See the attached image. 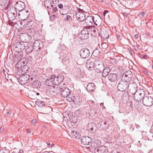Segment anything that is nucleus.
<instances>
[{
  "label": "nucleus",
  "mask_w": 153,
  "mask_h": 153,
  "mask_svg": "<svg viewBox=\"0 0 153 153\" xmlns=\"http://www.w3.org/2000/svg\"><path fill=\"white\" fill-rule=\"evenodd\" d=\"M76 17L79 21H84L85 17V15L84 13V11L80 9H79L78 11L76 13Z\"/></svg>",
  "instance_id": "nucleus-9"
},
{
  "label": "nucleus",
  "mask_w": 153,
  "mask_h": 153,
  "mask_svg": "<svg viewBox=\"0 0 153 153\" xmlns=\"http://www.w3.org/2000/svg\"><path fill=\"white\" fill-rule=\"evenodd\" d=\"M102 124H104L105 126L106 125V124H107V123L106 122H105V121H102Z\"/></svg>",
  "instance_id": "nucleus-48"
},
{
  "label": "nucleus",
  "mask_w": 153,
  "mask_h": 153,
  "mask_svg": "<svg viewBox=\"0 0 153 153\" xmlns=\"http://www.w3.org/2000/svg\"><path fill=\"white\" fill-rule=\"evenodd\" d=\"M143 105L146 106H150L153 104V99L150 96H145L142 101Z\"/></svg>",
  "instance_id": "nucleus-10"
},
{
  "label": "nucleus",
  "mask_w": 153,
  "mask_h": 153,
  "mask_svg": "<svg viewBox=\"0 0 153 153\" xmlns=\"http://www.w3.org/2000/svg\"><path fill=\"white\" fill-rule=\"evenodd\" d=\"M129 84V83H128L121 79L118 84L117 89L120 91H124L128 87Z\"/></svg>",
  "instance_id": "nucleus-5"
},
{
  "label": "nucleus",
  "mask_w": 153,
  "mask_h": 153,
  "mask_svg": "<svg viewBox=\"0 0 153 153\" xmlns=\"http://www.w3.org/2000/svg\"><path fill=\"white\" fill-rule=\"evenodd\" d=\"M133 76V74L130 71H127L123 74L121 79L125 82L129 83Z\"/></svg>",
  "instance_id": "nucleus-8"
},
{
  "label": "nucleus",
  "mask_w": 153,
  "mask_h": 153,
  "mask_svg": "<svg viewBox=\"0 0 153 153\" xmlns=\"http://www.w3.org/2000/svg\"><path fill=\"white\" fill-rule=\"evenodd\" d=\"M32 85L35 88H39L41 86V83L40 81L36 80L33 82Z\"/></svg>",
  "instance_id": "nucleus-31"
},
{
  "label": "nucleus",
  "mask_w": 153,
  "mask_h": 153,
  "mask_svg": "<svg viewBox=\"0 0 153 153\" xmlns=\"http://www.w3.org/2000/svg\"><path fill=\"white\" fill-rule=\"evenodd\" d=\"M130 52L131 53V55L132 56V55L134 54V52L133 51H130Z\"/></svg>",
  "instance_id": "nucleus-51"
},
{
  "label": "nucleus",
  "mask_w": 153,
  "mask_h": 153,
  "mask_svg": "<svg viewBox=\"0 0 153 153\" xmlns=\"http://www.w3.org/2000/svg\"><path fill=\"white\" fill-rule=\"evenodd\" d=\"M25 48L26 52L28 54L31 53L34 49L32 46L27 43V45L25 46Z\"/></svg>",
  "instance_id": "nucleus-29"
},
{
  "label": "nucleus",
  "mask_w": 153,
  "mask_h": 153,
  "mask_svg": "<svg viewBox=\"0 0 153 153\" xmlns=\"http://www.w3.org/2000/svg\"><path fill=\"white\" fill-rule=\"evenodd\" d=\"M110 69L109 67H106L105 68H104L102 71V76L104 77H105L107 76H108V73L110 72Z\"/></svg>",
  "instance_id": "nucleus-28"
},
{
  "label": "nucleus",
  "mask_w": 153,
  "mask_h": 153,
  "mask_svg": "<svg viewBox=\"0 0 153 153\" xmlns=\"http://www.w3.org/2000/svg\"><path fill=\"white\" fill-rule=\"evenodd\" d=\"M101 38L103 39H107L109 37V33L105 30L103 29L101 31Z\"/></svg>",
  "instance_id": "nucleus-26"
},
{
  "label": "nucleus",
  "mask_w": 153,
  "mask_h": 153,
  "mask_svg": "<svg viewBox=\"0 0 153 153\" xmlns=\"http://www.w3.org/2000/svg\"><path fill=\"white\" fill-rule=\"evenodd\" d=\"M33 29H30L28 31V33H33Z\"/></svg>",
  "instance_id": "nucleus-45"
},
{
  "label": "nucleus",
  "mask_w": 153,
  "mask_h": 153,
  "mask_svg": "<svg viewBox=\"0 0 153 153\" xmlns=\"http://www.w3.org/2000/svg\"><path fill=\"white\" fill-rule=\"evenodd\" d=\"M22 55H23V53L21 52L20 54L19 53L18 54V57H17V56H16V58H17V59L18 60H19L16 64V68H17V66H19L21 67L26 65L27 62L26 59H21L22 58Z\"/></svg>",
  "instance_id": "nucleus-7"
},
{
  "label": "nucleus",
  "mask_w": 153,
  "mask_h": 153,
  "mask_svg": "<svg viewBox=\"0 0 153 153\" xmlns=\"http://www.w3.org/2000/svg\"><path fill=\"white\" fill-rule=\"evenodd\" d=\"M134 37L136 38H138V35L137 34L135 35Z\"/></svg>",
  "instance_id": "nucleus-53"
},
{
  "label": "nucleus",
  "mask_w": 153,
  "mask_h": 153,
  "mask_svg": "<svg viewBox=\"0 0 153 153\" xmlns=\"http://www.w3.org/2000/svg\"><path fill=\"white\" fill-rule=\"evenodd\" d=\"M147 56L146 55H143L142 56V58H143L145 59L146 57Z\"/></svg>",
  "instance_id": "nucleus-50"
},
{
  "label": "nucleus",
  "mask_w": 153,
  "mask_h": 153,
  "mask_svg": "<svg viewBox=\"0 0 153 153\" xmlns=\"http://www.w3.org/2000/svg\"><path fill=\"white\" fill-rule=\"evenodd\" d=\"M54 76H55L54 75H52L46 80L45 82L46 85L48 86L55 85V82H54Z\"/></svg>",
  "instance_id": "nucleus-20"
},
{
  "label": "nucleus",
  "mask_w": 153,
  "mask_h": 153,
  "mask_svg": "<svg viewBox=\"0 0 153 153\" xmlns=\"http://www.w3.org/2000/svg\"><path fill=\"white\" fill-rule=\"evenodd\" d=\"M47 144L48 147L49 148H52L54 145V144L53 143H52L51 144L50 142H47Z\"/></svg>",
  "instance_id": "nucleus-40"
},
{
  "label": "nucleus",
  "mask_w": 153,
  "mask_h": 153,
  "mask_svg": "<svg viewBox=\"0 0 153 153\" xmlns=\"http://www.w3.org/2000/svg\"><path fill=\"white\" fill-rule=\"evenodd\" d=\"M17 70L16 71V73L17 75L19 76H21V75L24 74L25 73L23 72L21 68H19V66H17Z\"/></svg>",
  "instance_id": "nucleus-33"
},
{
  "label": "nucleus",
  "mask_w": 153,
  "mask_h": 153,
  "mask_svg": "<svg viewBox=\"0 0 153 153\" xmlns=\"http://www.w3.org/2000/svg\"><path fill=\"white\" fill-rule=\"evenodd\" d=\"M16 77L17 79H19V82L22 85L25 84L29 81H30V76L27 73L21 75V76L19 77L17 76Z\"/></svg>",
  "instance_id": "nucleus-4"
},
{
  "label": "nucleus",
  "mask_w": 153,
  "mask_h": 153,
  "mask_svg": "<svg viewBox=\"0 0 153 153\" xmlns=\"http://www.w3.org/2000/svg\"><path fill=\"white\" fill-rule=\"evenodd\" d=\"M20 68L23 71V72L24 73H26L25 72L28 71V69L29 68L28 66L27 65L24 66H22V67H21Z\"/></svg>",
  "instance_id": "nucleus-36"
},
{
  "label": "nucleus",
  "mask_w": 153,
  "mask_h": 153,
  "mask_svg": "<svg viewBox=\"0 0 153 153\" xmlns=\"http://www.w3.org/2000/svg\"><path fill=\"white\" fill-rule=\"evenodd\" d=\"M30 15L28 10H26V9H24L20 11H19V16L21 18V19L23 20H25L27 19L28 17Z\"/></svg>",
  "instance_id": "nucleus-13"
},
{
  "label": "nucleus",
  "mask_w": 153,
  "mask_h": 153,
  "mask_svg": "<svg viewBox=\"0 0 153 153\" xmlns=\"http://www.w3.org/2000/svg\"><path fill=\"white\" fill-rule=\"evenodd\" d=\"M9 24L10 25H11V24H10V23H9Z\"/></svg>",
  "instance_id": "nucleus-64"
},
{
  "label": "nucleus",
  "mask_w": 153,
  "mask_h": 153,
  "mask_svg": "<svg viewBox=\"0 0 153 153\" xmlns=\"http://www.w3.org/2000/svg\"><path fill=\"white\" fill-rule=\"evenodd\" d=\"M36 94L37 95H39V93L37 92L36 93Z\"/></svg>",
  "instance_id": "nucleus-60"
},
{
  "label": "nucleus",
  "mask_w": 153,
  "mask_h": 153,
  "mask_svg": "<svg viewBox=\"0 0 153 153\" xmlns=\"http://www.w3.org/2000/svg\"><path fill=\"white\" fill-rule=\"evenodd\" d=\"M15 6L16 9L19 11L24 10L25 7V3L21 1L16 2Z\"/></svg>",
  "instance_id": "nucleus-14"
},
{
  "label": "nucleus",
  "mask_w": 153,
  "mask_h": 153,
  "mask_svg": "<svg viewBox=\"0 0 153 153\" xmlns=\"http://www.w3.org/2000/svg\"><path fill=\"white\" fill-rule=\"evenodd\" d=\"M108 78L110 82H114L117 80L118 76L115 74L111 73L108 75Z\"/></svg>",
  "instance_id": "nucleus-23"
},
{
  "label": "nucleus",
  "mask_w": 153,
  "mask_h": 153,
  "mask_svg": "<svg viewBox=\"0 0 153 153\" xmlns=\"http://www.w3.org/2000/svg\"><path fill=\"white\" fill-rule=\"evenodd\" d=\"M65 19L67 21H69L71 19V18L70 16L68 15L66 16Z\"/></svg>",
  "instance_id": "nucleus-43"
},
{
  "label": "nucleus",
  "mask_w": 153,
  "mask_h": 153,
  "mask_svg": "<svg viewBox=\"0 0 153 153\" xmlns=\"http://www.w3.org/2000/svg\"><path fill=\"white\" fill-rule=\"evenodd\" d=\"M36 105H38L39 107H42L44 106L45 103L44 102L39 101L36 102Z\"/></svg>",
  "instance_id": "nucleus-35"
},
{
  "label": "nucleus",
  "mask_w": 153,
  "mask_h": 153,
  "mask_svg": "<svg viewBox=\"0 0 153 153\" xmlns=\"http://www.w3.org/2000/svg\"><path fill=\"white\" fill-rule=\"evenodd\" d=\"M72 100H73L74 102L78 104L81 102L82 99L79 96H76L72 97Z\"/></svg>",
  "instance_id": "nucleus-30"
},
{
  "label": "nucleus",
  "mask_w": 153,
  "mask_h": 153,
  "mask_svg": "<svg viewBox=\"0 0 153 153\" xmlns=\"http://www.w3.org/2000/svg\"><path fill=\"white\" fill-rule=\"evenodd\" d=\"M106 148L105 146L97 147L94 149L95 153H106Z\"/></svg>",
  "instance_id": "nucleus-19"
},
{
  "label": "nucleus",
  "mask_w": 153,
  "mask_h": 153,
  "mask_svg": "<svg viewBox=\"0 0 153 153\" xmlns=\"http://www.w3.org/2000/svg\"><path fill=\"white\" fill-rule=\"evenodd\" d=\"M134 48H135V49L136 51H137L138 50H139V48H138V47L137 46H134Z\"/></svg>",
  "instance_id": "nucleus-47"
},
{
  "label": "nucleus",
  "mask_w": 153,
  "mask_h": 153,
  "mask_svg": "<svg viewBox=\"0 0 153 153\" xmlns=\"http://www.w3.org/2000/svg\"><path fill=\"white\" fill-rule=\"evenodd\" d=\"M94 19V16H88L86 18H85V22L86 25H90L92 24L93 22L96 25H97V24L96 23L97 20L95 22Z\"/></svg>",
  "instance_id": "nucleus-16"
},
{
  "label": "nucleus",
  "mask_w": 153,
  "mask_h": 153,
  "mask_svg": "<svg viewBox=\"0 0 153 153\" xmlns=\"http://www.w3.org/2000/svg\"><path fill=\"white\" fill-rule=\"evenodd\" d=\"M42 47V43L39 40H36L34 42L33 45V48L35 50L37 51L38 50L41 49Z\"/></svg>",
  "instance_id": "nucleus-17"
},
{
  "label": "nucleus",
  "mask_w": 153,
  "mask_h": 153,
  "mask_svg": "<svg viewBox=\"0 0 153 153\" xmlns=\"http://www.w3.org/2000/svg\"><path fill=\"white\" fill-rule=\"evenodd\" d=\"M137 87H136L135 88H134L129 91L131 93L134 95V100L136 102H139L144 98L145 92L144 90L142 89H137Z\"/></svg>",
  "instance_id": "nucleus-1"
},
{
  "label": "nucleus",
  "mask_w": 153,
  "mask_h": 153,
  "mask_svg": "<svg viewBox=\"0 0 153 153\" xmlns=\"http://www.w3.org/2000/svg\"><path fill=\"white\" fill-rule=\"evenodd\" d=\"M96 88V86L93 83H90L87 86L86 90L88 92L91 93L94 91Z\"/></svg>",
  "instance_id": "nucleus-21"
},
{
  "label": "nucleus",
  "mask_w": 153,
  "mask_h": 153,
  "mask_svg": "<svg viewBox=\"0 0 153 153\" xmlns=\"http://www.w3.org/2000/svg\"><path fill=\"white\" fill-rule=\"evenodd\" d=\"M31 132L30 130V129H28L27 131V133H29Z\"/></svg>",
  "instance_id": "nucleus-52"
},
{
  "label": "nucleus",
  "mask_w": 153,
  "mask_h": 153,
  "mask_svg": "<svg viewBox=\"0 0 153 153\" xmlns=\"http://www.w3.org/2000/svg\"><path fill=\"white\" fill-rule=\"evenodd\" d=\"M56 3L54 4L52 8L51 9H52L53 11V12H56L58 8L56 7Z\"/></svg>",
  "instance_id": "nucleus-38"
},
{
  "label": "nucleus",
  "mask_w": 153,
  "mask_h": 153,
  "mask_svg": "<svg viewBox=\"0 0 153 153\" xmlns=\"http://www.w3.org/2000/svg\"><path fill=\"white\" fill-rule=\"evenodd\" d=\"M81 143L84 145H89L91 143V138L89 136L83 137L80 139Z\"/></svg>",
  "instance_id": "nucleus-15"
},
{
  "label": "nucleus",
  "mask_w": 153,
  "mask_h": 153,
  "mask_svg": "<svg viewBox=\"0 0 153 153\" xmlns=\"http://www.w3.org/2000/svg\"><path fill=\"white\" fill-rule=\"evenodd\" d=\"M27 45V42L17 41L13 46V50L16 52H20L25 48V46Z\"/></svg>",
  "instance_id": "nucleus-3"
},
{
  "label": "nucleus",
  "mask_w": 153,
  "mask_h": 153,
  "mask_svg": "<svg viewBox=\"0 0 153 153\" xmlns=\"http://www.w3.org/2000/svg\"><path fill=\"white\" fill-rule=\"evenodd\" d=\"M95 114H96V112L95 111Z\"/></svg>",
  "instance_id": "nucleus-63"
},
{
  "label": "nucleus",
  "mask_w": 153,
  "mask_h": 153,
  "mask_svg": "<svg viewBox=\"0 0 153 153\" xmlns=\"http://www.w3.org/2000/svg\"><path fill=\"white\" fill-rule=\"evenodd\" d=\"M57 88L60 90L61 94L63 97H66L67 100L69 102L72 101V99L71 95V91L69 89L63 86L57 87Z\"/></svg>",
  "instance_id": "nucleus-2"
},
{
  "label": "nucleus",
  "mask_w": 153,
  "mask_h": 153,
  "mask_svg": "<svg viewBox=\"0 0 153 153\" xmlns=\"http://www.w3.org/2000/svg\"><path fill=\"white\" fill-rule=\"evenodd\" d=\"M101 144V142L100 140H96L93 141L92 143H91V145L92 148L95 149L97 147L100 146H99Z\"/></svg>",
  "instance_id": "nucleus-27"
},
{
  "label": "nucleus",
  "mask_w": 153,
  "mask_h": 153,
  "mask_svg": "<svg viewBox=\"0 0 153 153\" xmlns=\"http://www.w3.org/2000/svg\"><path fill=\"white\" fill-rule=\"evenodd\" d=\"M71 134L73 138H75L76 140H79L81 139V135L77 131H71Z\"/></svg>",
  "instance_id": "nucleus-25"
},
{
  "label": "nucleus",
  "mask_w": 153,
  "mask_h": 153,
  "mask_svg": "<svg viewBox=\"0 0 153 153\" xmlns=\"http://www.w3.org/2000/svg\"><path fill=\"white\" fill-rule=\"evenodd\" d=\"M33 79V78L32 77H31L30 78V79H29V80H30V82L31 81H32Z\"/></svg>",
  "instance_id": "nucleus-55"
},
{
  "label": "nucleus",
  "mask_w": 153,
  "mask_h": 153,
  "mask_svg": "<svg viewBox=\"0 0 153 153\" xmlns=\"http://www.w3.org/2000/svg\"><path fill=\"white\" fill-rule=\"evenodd\" d=\"M54 2H55L56 3H58L59 2V0H54H54H53L52 1H46L45 4V6L46 7L48 8H49L50 9H51L55 4Z\"/></svg>",
  "instance_id": "nucleus-24"
},
{
  "label": "nucleus",
  "mask_w": 153,
  "mask_h": 153,
  "mask_svg": "<svg viewBox=\"0 0 153 153\" xmlns=\"http://www.w3.org/2000/svg\"><path fill=\"white\" fill-rule=\"evenodd\" d=\"M99 2H102L104 0H97Z\"/></svg>",
  "instance_id": "nucleus-54"
},
{
  "label": "nucleus",
  "mask_w": 153,
  "mask_h": 153,
  "mask_svg": "<svg viewBox=\"0 0 153 153\" xmlns=\"http://www.w3.org/2000/svg\"><path fill=\"white\" fill-rule=\"evenodd\" d=\"M134 2L133 4L134 5H136L137 6L141 3L142 0H134Z\"/></svg>",
  "instance_id": "nucleus-37"
},
{
  "label": "nucleus",
  "mask_w": 153,
  "mask_h": 153,
  "mask_svg": "<svg viewBox=\"0 0 153 153\" xmlns=\"http://www.w3.org/2000/svg\"><path fill=\"white\" fill-rule=\"evenodd\" d=\"M140 126L139 125H136V127L137 128H140Z\"/></svg>",
  "instance_id": "nucleus-56"
},
{
  "label": "nucleus",
  "mask_w": 153,
  "mask_h": 153,
  "mask_svg": "<svg viewBox=\"0 0 153 153\" xmlns=\"http://www.w3.org/2000/svg\"><path fill=\"white\" fill-rule=\"evenodd\" d=\"M36 121L35 120H33L31 121V123L34 125H35Z\"/></svg>",
  "instance_id": "nucleus-44"
},
{
  "label": "nucleus",
  "mask_w": 153,
  "mask_h": 153,
  "mask_svg": "<svg viewBox=\"0 0 153 153\" xmlns=\"http://www.w3.org/2000/svg\"><path fill=\"white\" fill-rule=\"evenodd\" d=\"M89 36V32L86 28L83 30L79 35V37L82 39H87Z\"/></svg>",
  "instance_id": "nucleus-11"
},
{
  "label": "nucleus",
  "mask_w": 153,
  "mask_h": 153,
  "mask_svg": "<svg viewBox=\"0 0 153 153\" xmlns=\"http://www.w3.org/2000/svg\"><path fill=\"white\" fill-rule=\"evenodd\" d=\"M0 153H10L8 150H3L0 151Z\"/></svg>",
  "instance_id": "nucleus-41"
},
{
  "label": "nucleus",
  "mask_w": 153,
  "mask_h": 153,
  "mask_svg": "<svg viewBox=\"0 0 153 153\" xmlns=\"http://www.w3.org/2000/svg\"><path fill=\"white\" fill-rule=\"evenodd\" d=\"M7 113L8 114H11V113H10V111H8Z\"/></svg>",
  "instance_id": "nucleus-57"
},
{
  "label": "nucleus",
  "mask_w": 153,
  "mask_h": 153,
  "mask_svg": "<svg viewBox=\"0 0 153 153\" xmlns=\"http://www.w3.org/2000/svg\"><path fill=\"white\" fill-rule=\"evenodd\" d=\"M111 61L113 64H116L117 62L116 59L114 58H111Z\"/></svg>",
  "instance_id": "nucleus-39"
},
{
  "label": "nucleus",
  "mask_w": 153,
  "mask_h": 153,
  "mask_svg": "<svg viewBox=\"0 0 153 153\" xmlns=\"http://www.w3.org/2000/svg\"><path fill=\"white\" fill-rule=\"evenodd\" d=\"M95 65L94 67L97 73H101L104 68L103 62L100 60H95Z\"/></svg>",
  "instance_id": "nucleus-6"
},
{
  "label": "nucleus",
  "mask_w": 153,
  "mask_h": 153,
  "mask_svg": "<svg viewBox=\"0 0 153 153\" xmlns=\"http://www.w3.org/2000/svg\"><path fill=\"white\" fill-rule=\"evenodd\" d=\"M100 105L103 106V103H100Z\"/></svg>",
  "instance_id": "nucleus-59"
},
{
  "label": "nucleus",
  "mask_w": 153,
  "mask_h": 153,
  "mask_svg": "<svg viewBox=\"0 0 153 153\" xmlns=\"http://www.w3.org/2000/svg\"><path fill=\"white\" fill-rule=\"evenodd\" d=\"M3 131V129H1H1H0V131L1 132H2V131Z\"/></svg>",
  "instance_id": "nucleus-58"
},
{
  "label": "nucleus",
  "mask_w": 153,
  "mask_h": 153,
  "mask_svg": "<svg viewBox=\"0 0 153 153\" xmlns=\"http://www.w3.org/2000/svg\"><path fill=\"white\" fill-rule=\"evenodd\" d=\"M58 7L59 8H60V9H62V8L63 7V5L62 4H59L58 5Z\"/></svg>",
  "instance_id": "nucleus-46"
},
{
  "label": "nucleus",
  "mask_w": 153,
  "mask_h": 153,
  "mask_svg": "<svg viewBox=\"0 0 153 153\" xmlns=\"http://www.w3.org/2000/svg\"><path fill=\"white\" fill-rule=\"evenodd\" d=\"M100 54V52L99 49L97 48L95 49L93 52L92 54L95 57L98 56Z\"/></svg>",
  "instance_id": "nucleus-32"
},
{
  "label": "nucleus",
  "mask_w": 153,
  "mask_h": 153,
  "mask_svg": "<svg viewBox=\"0 0 153 153\" xmlns=\"http://www.w3.org/2000/svg\"><path fill=\"white\" fill-rule=\"evenodd\" d=\"M23 151L22 149H20L18 153H23Z\"/></svg>",
  "instance_id": "nucleus-49"
},
{
  "label": "nucleus",
  "mask_w": 153,
  "mask_h": 153,
  "mask_svg": "<svg viewBox=\"0 0 153 153\" xmlns=\"http://www.w3.org/2000/svg\"><path fill=\"white\" fill-rule=\"evenodd\" d=\"M93 31L94 32H96V30L95 29H94Z\"/></svg>",
  "instance_id": "nucleus-61"
},
{
  "label": "nucleus",
  "mask_w": 153,
  "mask_h": 153,
  "mask_svg": "<svg viewBox=\"0 0 153 153\" xmlns=\"http://www.w3.org/2000/svg\"><path fill=\"white\" fill-rule=\"evenodd\" d=\"M95 61L92 62L90 60H88L86 62V66L87 68L89 70H92L94 68L95 63Z\"/></svg>",
  "instance_id": "nucleus-18"
},
{
  "label": "nucleus",
  "mask_w": 153,
  "mask_h": 153,
  "mask_svg": "<svg viewBox=\"0 0 153 153\" xmlns=\"http://www.w3.org/2000/svg\"><path fill=\"white\" fill-rule=\"evenodd\" d=\"M146 12L145 11H143L141 12L140 13V16L141 17H143V18L144 17L145 15L146 14Z\"/></svg>",
  "instance_id": "nucleus-42"
},
{
  "label": "nucleus",
  "mask_w": 153,
  "mask_h": 153,
  "mask_svg": "<svg viewBox=\"0 0 153 153\" xmlns=\"http://www.w3.org/2000/svg\"><path fill=\"white\" fill-rule=\"evenodd\" d=\"M64 78V76L62 75H59L56 77L54 76V82H55V85H57L61 83L63 80Z\"/></svg>",
  "instance_id": "nucleus-22"
},
{
  "label": "nucleus",
  "mask_w": 153,
  "mask_h": 153,
  "mask_svg": "<svg viewBox=\"0 0 153 153\" xmlns=\"http://www.w3.org/2000/svg\"><path fill=\"white\" fill-rule=\"evenodd\" d=\"M79 54L81 58L85 59L90 56V53L88 49L85 48L81 49L80 50Z\"/></svg>",
  "instance_id": "nucleus-12"
},
{
  "label": "nucleus",
  "mask_w": 153,
  "mask_h": 153,
  "mask_svg": "<svg viewBox=\"0 0 153 153\" xmlns=\"http://www.w3.org/2000/svg\"><path fill=\"white\" fill-rule=\"evenodd\" d=\"M88 129L91 130V131H95L96 130V127L94 125V124H89L88 125Z\"/></svg>",
  "instance_id": "nucleus-34"
},
{
  "label": "nucleus",
  "mask_w": 153,
  "mask_h": 153,
  "mask_svg": "<svg viewBox=\"0 0 153 153\" xmlns=\"http://www.w3.org/2000/svg\"><path fill=\"white\" fill-rule=\"evenodd\" d=\"M120 36H117V38H118V39H119L120 38Z\"/></svg>",
  "instance_id": "nucleus-62"
}]
</instances>
